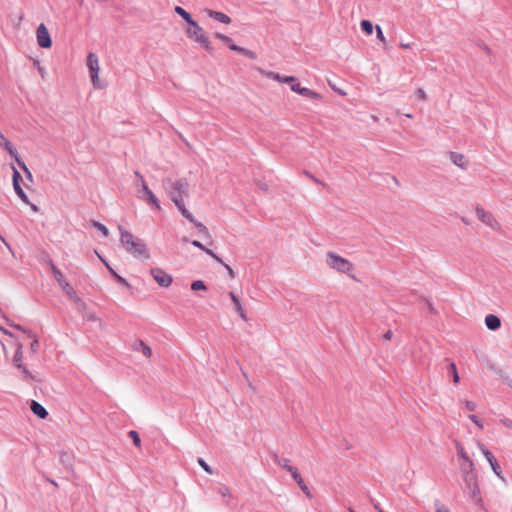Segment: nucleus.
<instances>
[{"mask_svg":"<svg viewBox=\"0 0 512 512\" xmlns=\"http://www.w3.org/2000/svg\"><path fill=\"white\" fill-rule=\"evenodd\" d=\"M258 71L264 77L272 79V80L277 81L279 83H290L292 85L296 81V78L294 76H282V75H280L277 72L266 71V70H263V69H258Z\"/></svg>","mask_w":512,"mask_h":512,"instance_id":"4468645a","label":"nucleus"},{"mask_svg":"<svg viewBox=\"0 0 512 512\" xmlns=\"http://www.w3.org/2000/svg\"><path fill=\"white\" fill-rule=\"evenodd\" d=\"M8 139L0 132V145L4 144Z\"/></svg>","mask_w":512,"mask_h":512,"instance_id":"09e8293b","label":"nucleus"},{"mask_svg":"<svg viewBox=\"0 0 512 512\" xmlns=\"http://www.w3.org/2000/svg\"><path fill=\"white\" fill-rule=\"evenodd\" d=\"M52 272L54 274V277L56 281L59 283V285L64 289L68 290L70 288L69 284L64 280L63 274L59 269H57L54 265H52Z\"/></svg>","mask_w":512,"mask_h":512,"instance_id":"5701e85b","label":"nucleus"},{"mask_svg":"<svg viewBox=\"0 0 512 512\" xmlns=\"http://www.w3.org/2000/svg\"><path fill=\"white\" fill-rule=\"evenodd\" d=\"M206 289H207L206 285L201 280L193 281L191 284V290H193V291H198V290L205 291Z\"/></svg>","mask_w":512,"mask_h":512,"instance_id":"4c0bfd02","label":"nucleus"},{"mask_svg":"<svg viewBox=\"0 0 512 512\" xmlns=\"http://www.w3.org/2000/svg\"><path fill=\"white\" fill-rule=\"evenodd\" d=\"M375 508L378 510V512H384L381 508H379L378 505H376Z\"/></svg>","mask_w":512,"mask_h":512,"instance_id":"864d4df0","label":"nucleus"},{"mask_svg":"<svg viewBox=\"0 0 512 512\" xmlns=\"http://www.w3.org/2000/svg\"><path fill=\"white\" fill-rule=\"evenodd\" d=\"M477 446L485 456L493 472L500 477L502 474V470L494 455L483 444L478 442Z\"/></svg>","mask_w":512,"mask_h":512,"instance_id":"ddd939ff","label":"nucleus"},{"mask_svg":"<svg viewBox=\"0 0 512 512\" xmlns=\"http://www.w3.org/2000/svg\"><path fill=\"white\" fill-rule=\"evenodd\" d=\"M162 185L181 214L190 222H194L193 215L186 209L184 204V197L188 193L187 181L183 179L173 181L170 178H164Z\"/></svg>","mask_w":512,"mask_h":512,"instance_id":"f257e3e1","label":"nucleus"},{"mask_svg":"<svg viewBox=\"0 0 512 512\" xmlns=\"http://www.w3.org/2000/svg\"><path fill=\"white\" fill-rule=\"evenodd\" d=\"M15 161L20 166V168L24 171V173L27 176V178L30 181H33L32 174H31L30 170L27 168L26 164L21 160V158L20 157H16Z\"/></svg>","mask_w":512,"mask_h":512,"instance_id":"473e14b6","label":"nucleus"},{"mask_svg":"<svg viewBox=\"0 0 512 512\" xmlns=\"http://www.w3.org/2000/svg\"><path fill=\"white\" fill-rule=\"evenodd\" d=\"M462 403L464 404L465 409L469 412H473L477 408V404L474 401L463 400Z\"/></svg>","mask_w":512,"mask_h":512,"instance_id":"58836bf2","label":"nucleus"},{"mask_svg":"<svg viewBox=\"0 0 512 512\" xmlns=\"http://www.w3.org/2000/svg\"><path fill=\"white\" fill-rule=\"evenodd\" d=\"M449 371L452 374L453 382L455 384H458L460 381V378H459V374H458L457 367H456L455 363H453V362L450 363Z\"/></svg>","mask_w":512,"mask_h":512,"instance_id":"f704fd0d","label":"nucleus"},{"mask_svg":"<svg viewBox=\"0 0 512 512\" xmlns=\"http://www.w3.org/2000/svg\"><path fill=\"white\" fill-rule=\"evenodd\" d=\"M194 225L197 228L198 232L204 235L205 237H210V233L208 228L201 222H198L194 219Z\"/></svg>","mask_w":512,"mask_h":512,"instance_id":"7c9ffc66","label":"nucleus"},{"mask_svg":"<svg viewBox=\"0 0 512 512\" xmlns=\"http://www.w3.org/2000/svg\"><path fill=\"white\" fill-rule=\"evenodd\" d=\"M134 349L137 351H140L145 357L151 358L152 357V350L151 348L144 343L142 340H139L135 346Z\"/></svg>","mask_w":512,"mask_h":512,"instance_id":"b1692460","label":"nucleus"},{"mask_svg":"<svg viewBox=\"0 0 512 512\" xmlns=\"http://www.w3.org/2000/svg\"><path fill=\"white\" fill-rule=\"evenodd\" d=\"M456 450H457V455L463 461V463L460 465L461 472L463 473L465 471L475 470L474 462L469 457V455L465 451L464 447L461 444L457 443Z\"/></svg>","mask_w":512,"mask_h":512,"instance_id":"9b49d317","label":"nucleus"},{"mask_svg":"<svg viewBox=\"0 0 512 512\" xmlns=\"http://www.w3.org/2000/svg\"><path fill=\"white\" fill-rule=\"evenodd\" d=\"M400 46L404 49H408L410 48V44H404V43H401Z\"/></svg>","mask_w":512,"mask_h":512,"instance_id":"603ef678","label":"nucleus"},{"mask_svg":"<svg viewBox=\"0 0 512 512\" xmlns=\"http://www.w3.org/2000/svg\"><path fill=\"white\" fill-rule=\"evenodd\" d=\"M192 245L197 247V248H199V249H201V250H203L205 253H207L208 255L213 257L218 262H221V259L211 249L206 248L199 241H197V240L192 241Z\"/></svg>","mask_w":512,"mask_h":512,"instance_id":"393cba45","label":"nucleus"},{"mask_svg":"<svg viewBox=\"0 0 512 512\" xmlns=\"http://www.w3.org/2000/svg\"><path fill=\"white\" fill-rule=\"evenodd\" d=\"M206 14L209 17H211V18H213V19H215V20H217L219 22H222L224 24H230L231 23V18L227 14H225V13L208 9V10H206Z\"/></svg>","mask_w":512,"mask_h":512,"instance_id":"f3484780","label":"nucleus"},{"mask_svg":"<svg viewBox=\"0 0 512 512\" xmlns=\"http://www.w3.org/2000/svg\"><path fill=\"white\" fill-rule=\"evenodd\" d=\"M500 423L508 429L512 430V419L510 418H502L500 419Z\"/></svg>","mask_w":512,"mask_h":512,"instance_id":"49530a36","label":"nucleus"},{"mask_svg":"<svg viewBox=\"0 0 512 512\" xmlns=\"http://www.w3.org/2000/svg\"><path fill=\"white\" fill-rule=\"evenodd\" d=\"M86 65L89 69L93 86L96 88H102L103 86L101 85L100 80H99V71H100L99 59L95 53H93V52L88 53L87 59H86Z\"/></svg>","mask_w":512,"mask_h":512,"instance_id":"423d86ee","label":"nucleus"},{"mask_svg":"<svg viewBox=\"0 0 512 512\" xmlns=\"http://www.w3.org/2000/svg\"><path fill=\"white\" fill-rule=\"evenodd\" d=\"M391 336H392V332H391V331H388V332L384 335L385 339H387V340H390V339H391Z\"/></svg>","mask_w":512,"mask_h":512,"instance_id":"8fccbe9b","label":"nucleus"},{"mask_svg":"<svg viewBox=\"0 0 512 512\" xmlns=\"http://www.w3.org/2000/svg\"><path fill=\"white\" fill-rule=\"evenodd\" d=\"M277 464L282 467L283 469L287 470L290 473V469H294L295 467L290 465L289 459L283 458V459H277Z\"/></svg>","mask_w":512,"mask_h":512,"instance_id":"e433bc0d","label":"nucleus"},{"mask_svg":"<svg viewBox=\"0 0 512 512\" xmlns=\"http://www.w3.org/2000/svg\"><path fill=\"white\" fill-rule=\"evenodd\" d=\"M36 39H37V44L41 48H45V49L51 48L52 39L50 37V33H49L47 27L45 26V24L41 23L38 26V28L36 30Z\"/></svg>","mask_w":512,"mask_h":512,"instance_id":"1a4fd4ad","label":"nucleus"},{"mask_svg":"<svg viewBox=\"0 0 512 512\" xmlns=\"http://www.w3.org/2000/svg\"><path fill=\"white\" fill-rule=\"evenodd\" d=\"M228 46H229V48H230L231 50H233V51H237V52L242 53V54H244V55H246V56H249V57H251V58H253V57H254V53H253V52H251V51H249V50H247V49H245V48L239 47V46H237V45L233 44V42H232V43H230Z\"/></svg>","mask_w":512,"mask_h":512,"instance_id":"cd10ccee","label":"nucleus"},{"mask_svg":"<svg viewBox=\"0 0 512 512\" xmlns=\"http://www.w3.org/2000/svg\"><path fill=\"white\" fill-rule=\"evenodd\" d=\"M174 11L179 16H181L187 22V24L190 23L193 20L191 15L186 10H184L182 7H180V6H176L174 8Z\"/></svg>","mask_w":512,"mask_h":512,"instance_id":"bb28decb","label":"nucleus"},{"mask_svg":"<svg viewBox=\"0 0 512 512\" xmlns=\"http://www.w3.org/2000/svg\"><path fill=\"white\" fill-rule=\"evenodd\" d=\"M406 117L412 118V115L411 114H406Z\"/></svg>","mask_w":512,"mask_h":512,"instance_id":"13d9d810","label":"nucleus"},{"mask_svg":"<svg viewBox=\"0 0 512 512\" xmlns=\"http://www.w3.org/2000/svg\"><path fill=\"white\" fill-rule=\"evenodd\" d=\"M462 477L469 496L476 504L482 506L483 499L480 493L478 475L476 473V470L465 471L462 473Z\"/></svg>","mask_w":512,"mask_h":512,"instance_id":"20e7f679","label":"nucleus"},{"mask_svg":"<svg viewBox=\"0 0 512 512\" xmlns=\"http://www.w3.org/2000/svg\"><path fill=\"white\" fill-rule=\"evenodd\" d=\"M15 161L20 166V168L24 171V173L27 176V178L30 181H33L32 174H31L30 170L27 168L26 164L21 160V158L20 157H16Z\"/></svg>","mask_w":512,"mask_h":512,"instance_id":"2f4dec72","label":"nucleus"},{"mask_svg":"<svg viewBox=\"0 0 512 512\" xmlns=\"http://www.w3.org/2000/svg\"><path fill=\"white\" fill-rule=\"evenodd\" d=\"M476 215H477V218L481 222H483L484 224H486L490 228H492L494 230H498L500 228V225H499L498 221L494 218V216L491 213H489L486 210H484L483 208L477 207L476 208Z\"/></svg>","mask_w":512,"mask_h":512,"instance_id":"f8f14e48","label":"nucleus"},{"mask_svg":"<svg viewBox=\"0 0 512 512\" xmlns=\"http://www.w3.org/2000/svg\"><path fill=\"white\" fill-rule=\"evenodd\" d=\"M185 34L189 39L200 44L208 52L213 51L209 37L207 36L205 30L196 21L192 20L190 23H188V26L185 28Z\"/></svg>","mask_w":512,"mask_h":512,"instance_id":"7ed1b4c3","label":"nucleus"},{"mask_svg":"<svg viewBox=\"0 0 512 512\" xmlns=\"http://www.w3.org/2000/svg\"><path fill=\"white\" fill-rule=\"evenodd\" d=\"M31 410L35 415H37L41 419H45L48 415L46 409L37 401H32Z\"/></svg>","mask_w":512,"mask_h":512,"instance_id":"412c9836","label":"nucleus"},{"mask_svg":"<svg viewBox=\"0 0 512 512\" xmlns=\"http://www.w3.org/2000/svg\"><path fill=\"white\" fill-rule=\"evenodd\" d=\"M360 25L363 32H365L367 35H371L373 33V24L371 23V21L362 20Z\"/></svg>","mask_w":512,"mask_h":512,"instance_id":"c756f323","label":"nucleus"},{"mask_svg":"<svg viewBox=\"0 0 512 512\" xmlns=\"http://www.w3.org/2000/svg\"><path fill=\"white\" fill-rule=\"evenodd\" d=\"M469 419L479 428L483 429L484 425L482 421L474 414L469 415Z\"/></svg>","mask_w":512,"mask_h":512,"instance_id":"a19ab883","label":"nucleus"},{"mask_svg":"<svg viewBox=\"0 0 512 512\" xmlns=\"http://www.w3.org/2000/svg\"><path fill=\"white\" fill-rule=\"evenodd\" d=\"M91 224L93 227H95L97 230H99L105 237H107L109 235L108 229L100 222L92 220Z\"/></svg>","mask_w":512,"mask_h":512,"instance_id":"c9c22d12","label":"nucleus"},{"mask_svg":"<svg viewBox=\"0 0 512 512\" xmlns=\"http://www.w3.org/2000/svg\"><path fill=\"white\" fill-rule=\"evenodd\" d=\"M437 512H449V510L445 507H440L437 509Z\"/></svg>","mask_w":512,"mask_h":512,"instance_id":"3c124183","label":"nucleus"},{"mask_svg":"<svg viewBox=\"0 0 512 512\" xmlns=\"http://www.w3.org/2000/svg\"><path fill=\"white\" fill-rule=\"evenodd\" d=\"M198 464L209 474L212 473V469L211 467L202 459V458H199L198 459Z\"/></svg>","mask_w":512,"mask_h":512,"instance_id":"37998d69","label":"nucleus"},{"mask_svg":"<svg viewBox=\"0 0 512 512\" xmlns=\"http://www.w3.org/2000/svg\"><path fill=\"white\" fill-rule=\"evenodd\" d=\"M0 147L5 148L14 159H16V157H19L17 150L14 148V146L11 144L9 140L6 141L4 144L0 145Z\"/></svg>","mask_w":512,"mask_h":512,"instance_id":"c85d7f7f","label":"nucleus"},{"mask_svg":"<svg viewBox=\"0 0 512 512\" xmlns=\"http://www.w3.org/2000/svg\"><path fill=\"white\" fill-rule=\"evenodd\" d=\"M141 180V190L139 191L138 197L148 203L149 205L155 207L157 210L161 209L160 203L154 193L149 189L146 184L143 176H141L138 172L135 173Z\"/></svg>","mask_w":512,"mask_h":512,"instance_id":"0eeeda50","label":"nucleus"},{"mask_svg":"<svg viewBox=\"0 0 512 512\" xmlns=\"http://www.w3.org/2000/svg\"><path fill=\"white\" fill-rule=\"evenodd\" d=\"M228 492H229V490L226 488V489H225V491H223V493H222V494L225 496V495H227V494H228Z\"/></svg>","mask_w":512,"mask_h":512,"instance_id":"5fc2aeb1","label":"nucleus"},{"mask_svg":"<svg viewBox=\"0 0 512 512\" xmlns=\"http://www.w3.org/2000/svg\"><path fill=\"white\" fill-rule=\"evenodd\" d=\"M291 90L313 100H320L322 98V96L316 91H313L306 87H301L300 84L296 81L294 82V84L291 85Z\"/></svg>","mask_w":512,"mask_h":512,"instance_id":"2eb2a0df","label":"nucleus"},{"mask_svg":"<svg viewBox=\"0 0 512 512\" xmlns=\"http://www.w3.org/2000/svg\"><path fill=\"white\" fill-rule=\"evenodd\" d=\"M348 511L349 512H355V510L353 508H349Z\"/></svg>","mask_w":512,"mask_h":512,"instance_id":"4d7b16f0","label":"nucleus"},{"mask_svg":"<svg viewBox=\"0 0 512 512\" xmlns=\"http://www.w3.org/2000/svg\"><path fill=\"white\" fill-rule=\"evenodd\" d=\"M13 169V187L16 192V194L19 196V198L26 204H29L28 196L23 191L22 187L20 186L19 180L21 179V175L19 171L12 167Z\"/></svg>","mask_w":512,"mask_h":512,"instance_id":"dca6fc26","label":"nucleus"},{"mask_svg":"<svg viewBox=\"0 0 512 512\" xmlns=\"http://www.w3.org/2000/svg\"><path fill=\"white\" fill-rule=\"evenodd\" d=\"M28 337L32 339V342L30 344V351L33 356H35L38 353L39 348V341L38 338L32 334L31 332H28Z\"/></svg>","mask_w":512,"mask_h":512,"instance_id":"a878e982","label":"nucleus"},{"mask_svg":"<svg viewBox=\"0 0 512 512\" xmlns=\"http://www.w3.org/2000/svg\"><path fill=\"white\" fill-rule=\"evenodd\" d=\"M22 348H23V345L21 343H19L17 346L16 353L13 357V363L21 371V373L23 374V378L25 380H34L35 378H34L33 374L22 363V359H23Z\"/></svg>","mask_w":512,"mask_h":512,"instance_id":"6e6552de","label":"nucleus"},{"mask_svg":"<svg viewBox=\"0 0 512 512\" xmlns=\"http://www.w3.org/2000/svg\"><path fill=\"white\" fill-rule=\"evenodd\" d=\"M96 254L97 256L99 257V259L105 264V266L107 267V269L111 272V274L113 275V277L116 279V281L126 287H129V284L128 282L126 281V279H124L122 276H120L118 273H116L112 268L111 266L101 257V255L98 254V252L96 251Z\"/></svg>","mask_w":512,"mask_h":512,"instance_id":"4be33fe9","label":"nucleus"},{"mask_svg":"<svg viewBox=\"0 0 512 512\" xmlns=\"http://www.w3.org/2000/svg\"><path fill=\"white\" fill-rule=\"evenodd\" d=\"M129 436L132 439L134 445L137 447H140L141 440H140L139 434L136 431L132 430L129 432Z\"/></svg>","mask_w":512,"mask_h":512,"instance_id":"ea45409f","label":"nucleus"},{"mask_svg":"<svg viewBox=\"0 0 512 512\" xmlns=\"http://www.w3.org/2000/svg\"><path fill=\"white\" fill-rule=\"evenodd\" d=\"M229 296L234 304V307H235V310L236 312L239 314V316L243 319V320H246V313H245V310L243 309L242 307V304L240 302V299L235 295V293L233 292H230L229 293Z\"/></svg>","mask_w":512,"mask_h":512,"instance_id":"aec40b11","label":"nucleus"},{"mask_svg":"<svg viewBox=\"0 0 512 512\" xmlns=\"http://www.w3.org/2000/svg\"><path fill=\"white\" fill-rule=\"evenodd\" d=\"M376 36H377V38H378L381 42H383V43H385V42H386V38H385V36H384V34H383L382 29H381V27H380V26H376Z\"/></svg>","mask_w":512,"mask_h":512,"instance_id":"c03bdc74","label":"nucleus"},{"mask_svg":"<svg viewBox=\"0 0 512 512\" xmlns=\"http://www.w3.org/2000/svg\"><path fill=\"white\" fill-rule=\"evenodd\" d=\"M326 263L330 268L340 273L349 274L353 270V264L348 259L343 258L334 252L327 253Z\"/></svg>","mask_w":512,"mask_h":512,"instance_id":"39448f33","label":"nucleus"},{"mask_svg":"<svg viewBox=\"0 0 512 512\" xmlns=\"http://www.w3.org/2000/svg\"><path fill=\"white\" fill-rule=\"evenodd\" d=\"M225 267H226V269L228 271L229 276L231 278H233L235 276L233 269L229 265H227V264L225 265Z\"/></svg>","mask_w":512,"mask_h":512,"instance_id":"de8ad7c7","label":"nucleus"},{"mask_svg":"<svg viewBox=\"0 0 512 512\" xmlns=\"http://www.w3.org/2000/svg\"><path fill=\"white\" fill-rule=\"evenodd\" d=\"M290 474L293 477V479L297 482L300 489L306 493V495L310 496L309 489L307 485L304 483L300 473L298 472V469L295 467L294 469H290Z\"/></svg>","mask_w":512,"mask_h":512,"instance_id":"a211bd4d","label":"nucleus"},{"mask_svg":"<svg viewBox=\"0 0 512 512\" xmlns=\"http://www.w3.org/2000/svg\"><path fill=\"white\" fill-rule=\"evenodd\" d=\"M215 38L223 41L224 43H226L227 45H229L230 43H232V39L222 33H215Z\"/></svg>","mask_w":512,"mask_h":512,"instance_id":"79ce46f5","label":"nucleus"},{"mask_svg":"<svg viewBox=\"0 0 512 512\" xmlns=\"http://www.w3.org/2000/svg\"><path fill=\"white\" fill-rule=\"evenodd\" d=\"M80 5L84 3V0H76Z\"/></svg>","mask_w":512,"mask_h":512,"instance_id":"6e6d98bb","label":"nucleus"},{"mask_svg":"<svg viewBox=\"0 0 512 512\" xmlns=\"http://www.w3.org/2000/svg\"><path fill=\"white\" fill-rule=\"evenodd\" d=\"M485 324L490 330H497L501 326V321L498 316L489 314L485 317Z\"/></svg>","mask_w":512,"mask_h":512,"instance_id":"6ab92c4d","label":"nucleus"},{"mask_svg":"<svg viewBox=\"0 0 512 512\" xmlns=\"http://www.w3.org/2000/svg\"><path fill=\"white\" fill-rule=\"evenodd\" d=\"M416 96L419 100L421 101H425L427 99V95H426V92L422 89V88H419L417 91H416Z\"/></svg>","mask_w":512,"mask_h":512,"instance_id":"a18cd8bd","label":"nucleus"},{"mask_svg":"<svg viewBox=\"0 0 512 512\" xmlns=\"http://www.w3.org/2000/svg\"><path fill=\"white\" fill-rule=\"evenodd\" d=\"M118 229L120 232V242L128 253L136 258L144 260L150 259L149 249L143 240L136 238L122 226H119Z\"/></svg>","mask_w":512,"mask_h":512,"instance_id":"f03ea898","label":"nucleus"},{"mask_svg":"<svg viewBox=\"0 0 512 512\" xmlns=\"http://www.w3.org/2000/svg\"><path fill=\"white\" fill-rule=\"evenodd\" d=\"M150 274L161 287H169L172 284V276L161 268H151Z\"/></svg>","mask_w":512,"mask_h":512,"instance_id":"9d476101","label":"nucleus"},{"mask_svg":"<svg viewBox=\"0 0 512 512\" xmlns=\"http://www.w3.org/2000/svg\"><path fill=\"white\" fill-rule=\"evenodd\" d=\"M451 159L459 167H464V155L458 153H452Z\"/></svg>","mask_w":512,"mask_h":512,"instance_id":"72a5a7b5","label":"nucleus"}]
</instances>
